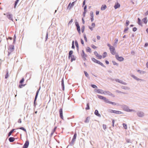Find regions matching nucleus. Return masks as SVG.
Wrapping results in <instances>:
<instances>
[{
    "mask_svg": "<svg viewBox=\"0 0 148 148\" xmlns=\"http://www.w3.org/2000/svg\"><path fill=\"white\" fill-rule=\"evenodd\" d=\"M107 45L109 47L111 53L113 55H114L116 53L115 48L113 46H111L109 44H108Z\"/></svg>",
    "mask_w": 148,
    "mask_h": 148,
    "instance_id": "f257e3e1",
    "label": "nucleus"
},
{
    "mask_svg": "<svg viewBox=\"0 0 148 148\" xmlns=\"http://www.w3.org/2000/svg\"><path fill=\"white\" fill-rule=\"evenodd\" d=\"M76 1H73L72 3H70L67 7V8L70 9L72 8V7L74 6Z\"/></svg>",
    "mask_w": 148,
    "mask_h": 148,
    "instance_id": "f03ea898",
    "label": "nucleus"
},
{
    "mask_svg": "<svg viewBox=\"0 0 148 148\" xmlns=\"http://www.w3.org/2000/svg\"><path fill=\"white\" fill-rule=\"evenodd\" d=\"M77 133L75 132V133L74 135L73 138L71 141V144H72V145L74 143L76 139V138L77 137Z\"/></svg>",
    "mask_w": 148,
    "mask_h": 148,
    "instance_id": "7ed1b4c3",
    "label": "nucleus"
},
{
    "mask_svg": "<svg viewBox=\"0 0 148 148\" xmlns=\"http://www.w3.org/2000/svg\"><path fill=\"white\" fill-rule=\"evenodd\" d=\"M116 59L119 61H122L124 60V58L122 57H119L118 55H116L115 56Z\"/></svg>",
    "mask_w": 148,
    "mask_h": 148,
    "instance_id": "20e7f679",
    "label": "nucleus"
},
{
    "mask_svg": "<svg viewBox=\"0 0 148 148\" xmlns=\"http://www.w3.org/2000/svg\"><path fill=\"white\" fill-rule=\"evenodd\" d=\"M110 112L111 113H114L116 114H123V113L121 111L115 110H111Z\"/></svg>",
    "mask_w": 148,
    "mask_h": 148,
    "instance_id": "39448f33",
    "label": "nucleus"
},
{
    "mask_svg": "<svg viewBox=\"0 0 148 148\" xmlns=\"http://www.w3.org/2000/svg\"><path fill=\"white\" fill-rule=\"evenodd\" d=\"M94 54L96 56L98 59H101L102 58V56L99 54L97 52L95 51L94 52Z\"/></svg>",
    "mask_w": 148,
    "mask_h": 148,
    "instance_id": "423d86ee",
    "label": "nucleus"
},
{
    "mask_svg": "<svg viewBox=\"0 0 148 148\" xmlns=\"http://www.w3.org/2000/svg\"><path fill=\"white\" fill-rule=\"evenodd\" d=\"M75 25L76 26L77 28V29L78 31V32L79 33V34H80V27L79 26V24L77 23V22H76L75 23Z\"/></svg>",
    "mask_w": 148,
    "mask_h": 148,
    "instance_id": "0eeeda50",
    "label": "nucleus"
},
{
    "mask_svg": "<svg viewBox=\"0 0 148 148\" xmlns=\"http://www.w3.org/2000/svg\"><path fill=\"white\" fill-rule=\"evenodd\" d=\"M60 116V117L62 119L64 120L63 116L62 110L60 108L59 110Z\"/></svg>",
    "mask_w": 148,
    "mask_h": 148,
    "instance_id": "6e6552de",
    "label": "nucleus"
},
{
    "mask_svg": "<svg viewBox=\"0 0 148 148\" xmlns=\"http://www.w3.org/2000/svg\"><path fill=\"white\" fill-rule=\"evenodd\" d=\"M29 141L28 140L26 141L24 144L23 148H27L29 145Z\"/></svg>",
    "mask_w": 148,
    "mask_h": 148,
    "instance_id": "1a4fd4ad",
    "label": "nucleus"
},
{
    "mask_svg": "<svg viewBox=\"0 0 148 148\" xmlns=\"http://www.w3.org/2000/svg\"><path fill=\"white\" fill-rule=\"evenodd\" d=\"M137 115L139 117H142L144 116V113L141 112H139L137 113Z\"/></svg>",
    "mask_w": 148,
    "mask_h": 148,
    "instance_id": "9d476101",
    "label": "nucleus"
},
{
    "mask_svg": "<svg viewBox=\"0 0 148 148\" xmlns=\"http://www.w3.org/2000/svg\"><path fill=\"white\" fill-rule=\"evenodd\" d=\"M81 56L83 58L86 59V58L87 56V55H86L85 53L84 50H82V53L81 54Z\"/></svg>",
    "mask_w": 148,
    "mask_h": 148,
    "instance_id": "9b49d317",
    "label": "nucleus"
},
{
    "mask_svg": "<svg viewBox=\"0 0 148 148\" xmlns=\"http://www.w3.org/2000/svg\"><path fill=\"white\" fill-rule=\"evenodd\" d=\"M96 92L98 93H101L104 94H106V93L104 92L103 91L99 89H97L96 90Z\"/></svg>",
    "mask_w": 148,
    "mask_h": 148,
    "instance_id": "f8f14e48",
    "label": "nucleus"
},
{
    "mask_svg": "<svg viewBox=\"0 0 148 148\" xmlns=\"http://www.w3.org/2000/svg\"><path fill=\"white\" fill-rule=\"evenodd\" d=\"M116 81L117 82H118L120 83H121L122 84H124V85H126V83L124 82H123V81H121V80H120L119 79H116Z\"/></svg>",
    "mask_w": 148,
    "mask_h": 148,
    "instance_id": "ddd939ff",
    "label": "nucleus"
},
{
    "mask_svg": "<svg viewBox=\"0 0 148 148\" xmlns=\"http://www.w3.org/2000/svg\"><path fill=\"white\" fill-rule=\"evenodd\" d=\"M39 91V89L37 91L36 95V96H35V99H34V103H35L36 100V99L37 98V97H38V94Z\"/></svg>",
    "mask_w": 148,
    "mask_h": 148,
    "instance_id": "4468645a",
    "label": "nucleus"
},
{
    "mask_svg": "<svg viewBox=\"0 0 148 148\" xmlns=\"http://www.w3.org/2000/svg\"><path fill=\"white\" fill-rule=\"evenodd\" d=\"M73 52L72 51H70L69 52V57L68 58L69 59H70L71 58V56H72V55L73 54Z\"/></svg>",
    "mask_w": 148,
    "mask_h": 148,
    "instance_id": "2eb2a0df",
    "label": "nucleus"
},
{
    "mask_svg": "<svg viewBox=\"0 0 148 148\" xmlns=\"http://www.w3.org/2000/svg\"><path fill=\"white\" fill-rule=\"evenodd\" d=\"M95 114L97 116L100 117L101 115L99 113L98 111L97 110H95Z\"/></svg>",
    "mask_w": 148,
    "mask_h": 148,
    "instance_id": "dca6fc26",
    "label": "nucleus"
},
{
    "mask_svg": "<svg viewBox=\"0 0 148 148\" xmlns=\"http://www.w3.org/2000/svg\"><path fill=\"white\" fill-rule=\"evenodd\" d=\"M90 16H91V18H90L91 21L92 22L94 20L93 18V14L92 12H91L90 13Z\"/></svg>",
    "mask_w": 148,
    "mask_h": 148,
    "instance_id": "f3484780",
    "label": "nucleus"
},
{
    "mask_svg": "<svg viewBox=\"0 0 148 148\" xmlns=\"http://www.w3.org/2000/svg\"><path fill=\"white\" fill-rule=\"evenodd\" d=\"M120 7V5L119 3H116L114 5V7L115 9L119 8Z\"/></svg>",
    "mask_w": 148,
    "mask_h": 148,
    "instance_id": "a211bd4d",
    "label": "nucleus"
},
{
    "mask_svg": "<svg viewBox=\"0 0 148 148\" xmlns=\"http://www.w3.org/2000/svg\"><path fill=\"white\" fill-rule=\"evenodd\" d=\"M92 27H90L89 28L91 30H93V28H94L95 27V24L94 23H92Z\"/></svg>",
    "mask_w": 148,
    "mask_h": 148,
    "instance_id": "6ab92c4d",
    "label": "nucleus"
},
{
    "mask_svg": "<svg viewBox=\"0 0 148 148\" xmlns=\"http://www.w3.org/2000/svg\"><path fill=\"white\" fill-rule=\"evenodd\" d=\"M97 96H98V98L99 99H102L103 100H104V99L105 98V97H104L103 96L100 95H98Z\"/></svg>",
    "mask_w": 148,
    "mask_h": 148,
    "instance_id": "aec40b11",
    "label": "nucleus"
},
{
    "mask_svg": "<svg viewBox=\"0 0 148 148\" xmlns=\"http://www.w3.org/2000/svg\"><path fill=\"white\" fill-rule=\"evenodd\" d=\"M15 140V138L14 137H10L9 139V140L10 142H13Z\"/></svg>",
    "mask_w": 148,
    "mask_h": 148,
    "instance_id": "412c9836",
    "label": "nucleus"
},
{
    "mask_svg": "<svg viewBox=\"0 0 148 148\" xmlns=\"http://www.w3.org/2000/svg\"><path fill=\"white\" fill-rule=\"evenodd\" d=\"M86 51L87 52H89L90 53L91 52V49L90 47H87L86 49Z\"/></svg>",
    "mask_w": 148,
    "mask_h": 148,
    "instance_id": "4be33fe9",
    "label": "nucleus"
},
{
    "mask_svg": "<svg viewBox=\"0 0 148 148\" xmlns=\"http://www.w3.org/2000/svg\"><path fill=\"white\" fill-rule=\"evenodd\" d=\"M142 21L145 24H146L147 22V20L146 17L143 18L142 20Z\"/></svg>",
    "mask_w": 148,
    "mask_h": 148,
    "instance_id": "5701e85b",
    "label": "nucleus"
},
{
    "mask_svg": "<svg viewBox=\"0 0 148 148\" xmlns=\"http://www.w3.org/2000/svg\"><path fill=\"white\" fill-rule=\"evenodd\" d=\"M103 100L106 103H110V101L108 99H106V97H105Z\"/></svg>",
    "mask_w": 148,
    "mask_h": 148,
    "instance_id": "b1692460",
    "label": "nucleus"
},
{
    "mask_svg": "<svg viewBox=\"0 0 148 148\" xmlns=\"http://www.w3.org/2000/svg\"><path fill=\"white\" fill-rule=\"evenodd\" d=\"M132 76L134 78V79H136V80H142L141 79H140L139 78H138L136 77V76H135L134 75H132Z\"/></svg>",
    "mask_w": 148,
    "mask_h": 148,
    "instance_id": "393cba45",
    "label": "nucleus"
},
{
    "mask_svg": "<svg viewBox=\"0 0 148 148\" xmlns=\"http://www.w3.org/2000/svg\"><path fill=\"white\" fill-rule=\"evenodd\" d=\"M8 18L10 20H12V15L10 14H8L7 15Z\"/></svg>",
    "mask_w": 148,
    "mask_h": 148,
    "instance_id": "a878e982",
    "label": "nucleus"
},
{
    "mask_svg": "<svg viewBox=\"0 0 148 148\" xmlns=\"http://www.w3.org/2000/svg\"><path fill=\"white\" fill-rule=\"evenodd\" d=\"M62 83V86L63 88V90H64V80L63 79H62L61 81Z\"/></svg>",
    "mask_w": 148,
    "mask_h": 148,
    "instance_id": "bb28decb",
    "label": "nucleus"
},
{
    "mask_svg": "<svg viewBox=\"0 0 148 148\" xmlns=\"http://www.w3.org/2000/svg\"><path fill=\"white\" fill-rule=\"evenodd\" d=\"M75 45L76 47H77V49H78L79 48V45H78V42L77 40H75Z\"/></svg>",
    "mask_w": 148,
    "mask_h": 148,
    "instance_id": "cd10ccee",
    "label": "nucleus"
},
{
    "mask_svg": "<svg viewBox=\"0 0 148 148\" xmlns=\"http://www.w3.org/2000/svg\"><path fill=\"white\" fill-rule=\"evenodd\" d=\"M107 6L105 5H103L101 8V9H104L106 8Z\"/></svg>",
    "mask_w": 148,
    "mask_h": 148,
    "instance_id": "c85d7f7f",
    "label": "nucleus"
},
{
    "mask_svg": "<svg viewBox=\"0 0 148 148\" xmlns=\"http://www.w3.org/2000/svg\"><path fill=\"white\" fill-rule=\"evenodd\" d=\"M71 62H73V61L75 60V59L74 58V56L73 55L71 56Z\"/></svg>",
    "mask_w": 148,
    "mask_h": 148,
    "instance_id": "c756f323",
    "label": "nucleus"
},
{
    "mask_svg": "<svg viewBox=\"0 0 148 148\" xmlns=\"http://www.w3.org/2000/svg\"><path fill=\"white\" fill-rule=\"evenodd\" d=\"M96 63L99 64L102 66H103V64L101 62L99 61L98 60H97V61Z\"/></svg>",
    "mask_w": 148,
    "mask_h": 148,
    "instance_id": "7c9ffc66",
    "label": "nucleus"
},
{
    "mask_svg": "<svg viewBox=\"0 0 148 148\" xmlns=\"http://www.w3.org/2000/svg\"><path fill=\"white\" fill-rule=\"evenodd\" d=\"M138 23L139 25L142 26V23L141 22V20L139 18H138Z\"/></svg>",
    "mask_w": 148,
    "mask_h": 148,
    "instance_id": "2f4dec72",
    "label": "nucleus"
},
{
    "mask_svg": "<svg viewBox=\"0 0 148 148\" xmlns=\"http://www.w3.org/2000/svg\"><path fill=\"white\" fill-rule=\"evenodd\" d=\"M90 118L88 117H87L86 119V120H85V123H88L89 122V120L90 119Z\"/></svg>",
    "mask_w": 148,
    "mask_h": 148,
    "instance_id": "473e14b6",
    "label": "nucleus"
},
{
    "mask_svg": "<svg viewBox=\"0 0 148 148\" xmlns=\"http://www.w3.org/2000/svg\"><path fill=\"white\" fill-rule=\"evenodd\" d=\"M107 55V54L106 52H104L103 53V57H102L103 58H104Z\"/></svg>",
    "mask_w": 148,
    "mask_h": 148,
    "instance_id": "72a5a7b5",
    "label": "nucleus"
},
{
    "mask_svg": "<svg viewBox=\"0 0 148 148\" xmlns=\"http://www.w3.org/2000/svg\"><path fill=\"white\" fill-rule=\"evenodd\" d=\"M14 129H12V130L8 133V136H9L11 135L12 133L14 131Z\"/></svg>",
    "mask_w": 148,
    "mask_h": 148,
    "instance_id": "f704fd0d",
    "label": "nucleus"
},
{
    "mask_svg": "<svg viewBox=\"0 0 148 148\" xmlns=\"http://www.w3.org/2000/svg\"><path fill=\"white\" fill-rule=\"evenodd\" d=\"M91 47L94 49L97 48V47L94 45H91Z\"/></svg>",
    "mask_w": 148,
    "mask_h": 148,
    "instance_id": "c9c22d12",
    "label": "nucleus"
},
{
    "mask_svg": "<svg viewBox=\"0 0 148 148\" xmlns=\"http://www.w3.org/2000/svg\"><path fill=\"white\" fill-rule=\"evenodd\" d=\"M123 125L124 128L126 130L127 129V125L125 123H123Z\"/></svg>",
    "mask_w": 148,
    "mask_h": 148,
    "instance_id": "e433bc0d",
    "label": "nucleus"
},
{
    "mask_svg": "<svg viewBox=\"0 0 148 148\" xmlns=\"http://www.w3.org/2000/svg\"><path fill=\"white\" fill-rule=\"evenodd\" d=\"M87 107L86 108V110H89L90 109V107L89 103H87Z\"/></svg>",
    "mask_w": 148,
    "mask_h": 148,
    "instance_id": "4c0bfd02",
    "label": "nucleus"
},
{
    "mask_svg": "<svg viewBox=\"0 0 148 148\" xmlns=\"http://www.w3.org/2000/svg\"><path fill=\"white\" fill-rule=\"evenodd\" d=\"M19 0H16L15 3L14 5V8H15L16 6V5Z\"/></svg>",
    "mask_w": 148,
    "mask_h": 148,
    "instance_id": "58836bf2",
    "label": "nucleus"
},
{
    "mask_svg": "<svg viewBox=\"0 0 148 148\" xmlns=\"http://www.w3.org/2000/svg\"><path fill=\"white\" fill-rule=\"evenodd\" d=\"M126 142L127 143H130L131 142V140L129 138H126Z\"/></svg>",
    "mask_w": 148,
    "mask_h": 148,
    "instance_id": "ea45409f",
    "label": "nucleus"
},
{
    "mask_svg": "<svg viewBox=\"0 0 148 148\" xmlns=\"http://www.w3.org/2000/svg\"><path fill=\"white\" fill-rule=\"evenodd\" d=\"M84 28L85 27L84 26H83L81 28V30L82 32V33H83L84 32Z\"/></svg>",
    "mask_w": 148,
    "mask_h": 148,
    "instance_id": "a19ab883",
    "label": "nucleus"
},
{
    "mask_svg": "<svg viewBox=\"0 0 148 148\" xmlns=\"http://www.w3.org/2000/svg\"><path fill=\"white\" fill-rule=\"evenodd\" d=\"M106 93L109 95H113V94L112 93H110V92H109V91L106 92Z\"/></svg>",
    "mask_w": 148,
    "mask_h": 148,
    "instance_id": "79ce46f5",
    "label": "nucleus"
},
{
    "mask_svg": "<svg viewBox=\"0 0 148 148\" xmlns=\"http://www.w3.org/2000/svg\"><path fill=\"white\" fill-rule=\"evenodd\" d=\"M92 61H93L95 63H96L97 61V60L96 59H95L94 58H92Z\"/></svg>",
    "mask_w": 148,
    "mask_h": 148,
    "instance_id": "37998d69",
    "label": "nucleus"
},
{
    "mask_svg": "<svg viewBox=\"0 0 148 148\" xmlns=\"http://www.w3.org/2000/svg\"><path fill=\"white\" fill-rule=\"evenodd\" d=\"M73 21V19H72L69 22V23H68V26H69V25H71V23H72Z\"/></svg>",
    "mask_w": 148,
    "mask_h": 148,
    "instance_id": "c03bdc74",
    "label": "nucleus"
},
{
    "mask_svg": "<svg viewBox=\"0 0 148 148\" xmlns=\"http://www.w3.org/2000/svg\"><path fill=\"white\" fill-rule=\"evenodd\" d=\"M19 129L21 130H23V131H25L26 132V129H25L23 127H20Z\"/></svg>",
    "mask_w": 148,
    "mask_h": 148,
    "instance_id": "a18cd8bd",
    "label": "nucleus"
},
{
    "mask_svg": "<svg viewBox=\"0 0 148 148\" xmlns=\"http://www.w3.org/2000/svg\"><path fill=\"white\" fill-rule=\"evenodd\" d=\"M137 71L139 72L140 74H144L145 73V72L143 71H140L139 70H137Z\"/></svg>",
    "mask_w": 148,
    "mask_h": 148,
    "instance_id": "49530a36",
    "label": "nucleus"
},
{
    "mask_svg": "<svg viewBox=\"0 0 148 148\" xmlns=\"http://www.w3.org/2000/svg\"><path fill=\"white\" fill-rule=\"evenodd\" d=\"M86 12V10H84V11L83 14V17H84L85 16V14Z\"/></svg>",
    "mask_w": 148,
    "mask_h": 148,
    "instance_id": "de8ad7c7",
    "label": "nucleus"
},
{
    "mask_svg": "<svg viewBox=\"0 0 148 148\" xmlns=\"http://www.w3.org/2000/svg\"><path fill=\"white\" fill-rule=\"evenodd\" d=\"M126 111L127 112H132V111H134L133 110H130L129 109H127L126 110Z\"/></svg>",
    "mask_w": 148,
    "mask_h": 148,
    "instance_id": "09e8293b",
    "label": "nucleus"
},
{
    "mask_svg": "<svg viewBox=\"0 0 148 148\" xmlns=\"http://www.w3.org/2000/svg\"><path fill=\"white\" fill-rule=\"evenodd\" d=\"M24 78H22L21 80L20 81V83L21 84L24 82Z\"/></svg>",
    "mask_w": 148,
    "mask_h": 148,
    "instance_id": "8fccbe9b",
    "label": "nucleus"
},
{
    "mask_svg": "<svg viewBox=\"0 0 148 148\" xmlns=\"http://www.w3.org/2000/svg\"><path fill=\"white\" fill-rule=\"evenodd\" d=\"M25 85V84H21L19 85V87L20 88H21L23 86H24Z\"/></svg>",
    "mask_w": 148,
    "mask_h": 148,
    "instance_id": "3c124183",
    "label": "nucleus"
},
{
    "mask_svg": "<svg viewBox=\"0 0 148 148\" xmlns=\"http://www.w3.org/2000/svg\"><path fill=\"white\" fill-rule=\"evenodd\" d=\"M84 73L85 75L87 77H88V74L86 72L84 71Z\"/></svg>",
    "mask_w": 148,
    "mask_h": 148,
    "instance_id": "603ef678",
    "label": "nucleus"
},
{
    "mask_svg": "<svg viewBox=\"0 0 148 148\" xmlns=\"http://www.w3.org/2000/svg\"><path fill=\"white\" fill-rule=\"evenodd\" d=\"M129 21L128 20H127L126 21V26L128 25H129Z\"/></svg>",
    "mask_w": 148,
    "mask_h": 148,
    "instance_id": "864d4df0",
    "label": "nucleus"
},
{
    "mask_svg": "<svg viewBox=\"0 0 148 148\" xmlns=\"http://www.w3.org/2000/svg\"><path fill=\"white\" fill-rule=\"evenodd\" d=\"M91 86L92 88H97V86L95 85L94 84L92 85Z\"/></svg>",
    "mask_w": 148,
    "mask_h": 148,
    "instance_id": "5fc2aeb1",
    "label": "nucleus"
},
{
    "mask_svg": "<svg viewBox=\"0 0 148 148\" xmlns=\"http://www.w3.org/2000/svg\"><path fill=\"white\" fill-rule=\"evenodd\" d=\"M84 37L85 41L86 42H87V38L85 35H84Z\"/></svg>",
    "mask_w": 148,
    "mask_h": 148,
    "instance_id": "6e6d98bb",
    "label": "nucleus"
},
{
    "mask_svg": "<svg viewBox=\"0 0 148 148\" xmlns=\"http://www.w3.org/2000/svg\"><path fill=\"white\" fill-rule=\"evenodd\" d=\"M111 103L112 105H116V103H115V102H111V101H110V103Z\"/></svg>",
    "mask_w": 148,
    "mask_h": 148,
    "instance_id": "4d7b16f0",
    "label": "nucleus"
},
{
    "mask_svg": "<svg viewBox=\"0 0 148 148\" xmlns=\"http://www.w3.org/2000/svg\"><path fill=\"white\" fill-rule=\"evenodd\" d=\"M118 41V40L117 38H116L115 39V44H116L117 43Z\"/></svg>",
    "mask_w": 148,
    "mask_h": 148,
    "instance_id": "13d9d810",
    "label": "nucleus"
},
{
    "mask_svg": "<svg viewBox=\"0 0 148 148\" xmlns=\"http://www.w3.org/2000/svg\"><path fill=\"white\" fill-rule=\"evenodd\" d=\"M103 127L104 130H105L106 128V126L105 125L103 124Z\"/></svg>",
    "mask_w": 148,
    "mask_h": 148,
    "instance_id": "bf43d9fd",
    "label": "nucleus"
},
{
    "mask_svg": "<svg viewBox=\"0 0 148 148\" xmlns=\"http://www.w3.org/2000/svg\"><path fill=\"white\" fill-rule=\"evenodd\" d=\"M136 30L137 28L136 27H134L133 28V31L135 32L136 31Z\"/></svg>",
    "mask_w": 148,
    "mask_h": 148,
    "instance_id": "052dcab7",
    "label": "nucleus"
},
{
    "mask_svg": "<svg viewBox=\"0 0 148 148\" xmlns=\"http://www.w3.org/2000/svg\"><path fill=\"white\" fill-rule=\"evenodd\" d=\"M8 73L7 72L6 74L5 75V78L6 79L8 77Z\"/></svg>",
    "mask_w": 148,
    "mask_h": 148,
    "instance_id": "680f3d73",
    "label": "nucleus"
},
{
    "mask_svg": "<svg viewBox=\"0 0 148 148\" xmlns=\"http://www.w3.org/2000/svg\"><path fill=\"white\" fill-rule=\"evenodd\" d=\"M112 62L114 64V65H117V64L114 61H112Z\"/></svg>",
    "mask_w": 148,
    "mask_h": 148,
    "instance_id": "e2e57ef3",
    "label": "nucleus"
},
{
    "mask_svg": "<svg viewBox=\"0 0 148 148\" xmlns=\"http://www.w3.org/2000/svg\"><path fill=\"white\" fill-rule=\"evenodd\" d=\"M128 27H127L126 28H125V29H124V32H126V31H127L128 29Z\"/></svg>",
    "mask_w": 148,
    "mask_h": 148,
    "instance_id": "0e129e2a",
    "label": "nucleus"
},
{
    "mask_svg": "<svg viewBox=\"0 0 148 148\" xmlns=\"http://www.w3.org/2000/svg\"><path fill=\"white\" fill-rule=\"evenodd\" d=\"M122 88L124 89H127V87H125L123 86H122Z\"/></svg>",
    "mask_w": 148,
    "mask_h": 148,
    "instance_id": "69168bd1",
    "label": "nucleus"
},
{
    "mask_svg": "<svg viewBox=\"0 0 148 148\" xmlns=\"http://www.w3.org/2000/svg\"><path fill=\"white\" fill-rule=\"evenodd\" d=\"M97 39L98 40H99V39H100V36H97Z\"/></svg>",
    "mask_w": 148,
    "mask_h": 148,
    "instance_id": "338daca9",
    "label": "nucleus"
},
{
    "mask_svg": "<svg viewBox=\"0 0 148 148\" xmlns=\"http://www.w3.org/2000/svg\"><path fill=\"white\" fill-rule=\"evenodd\" d=\"M18 123H21V119H19L18 121Z\"/></svg>",
    "mask_w": 148,
    "mask_h": 148,
    "instance_id": "774afa93",
    "label": "nucleus"
}]
</instances>
